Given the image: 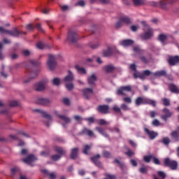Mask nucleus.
<instances>
[{"label": "nucleus", "instance_id": "obj_13", "mask_svg": "<svg viewBox=\"0 0 179 179\" xmlns=\"http://www.w3.org/2000/svg\"><path fill=\"white\" fill-rule=\"evenodd\" d=\"M83 96L85 99L89 100L90 99L91 95H93L94 92L92 88H85L82 90Z\"/></svg>", "mask_w": 179, "mask_h": 179}, {"label": "nucleus", "instance_id": "obj_61", "mask_svg": "<svg viewBox=\"0 0 179 179\" xmlns=\"http://www.w3.org/2000/svg\"><path fill=\"white\" fill-rule=\"evenodd\" d=\"M62 102L66 106H69L70 105V100L68 98H64L62 99Z\"/></svg>", "mask_w": 179, "mask_h": 179}, {"label": "nucleus", "instance_id": "obj_10", "mask_svg": "<svg viewBox=\"0 0 179 179\" xmlns=\"http://www.w3.org/2000/svg\"><path fill=\"white\" fill-rule=\"evenodd\" d=\"M167 62L171 66H175L179 64V56H169Z\"/></svg>", "mask_w": 179, "mask_h": 179}, {"label": "nucleus", "instance_id": "obj_62", "mask_svg": "<svg viewBox=\"0 0 179 179\" xmlns=\"http://www.w3.org/2000/svg\"><path fill=\"white\" fill-rule=\"evenodd\" d=\"M106 176L108 179H116V176L114 174H110V173H106Z\"/></svg>", "mask_w": 179, "mask_h": 179}, {"label": "nucleus", "instance_id": "obj_36", "mask_svg": "<svg viewBox=\"0 0 179 179\" xmlns=\"http://www.w3.org/2000/svg\"><path fill=\"white\" fill-rule=\"evenodd\" d=\"M139 58L140 60L145 64L150 63V59H152V57H150V56L149 57H145V56H140Z\"/></svg>", "mask_w": 179, "mask_h": 179}, {"label": "nucleus", "instance_id": "obj_44", "mask_svg": "<svg viewBox=\"0 0 179 179\" xmlns=\"http://www.w3.org/2000/svg\"><path fill=\"white\" fill-rule=\"evenodd\" d=\"M153 158V155H150L148 156L143 157V161L146 163H150V160Z\"/></svg>", "mask_w": 179, "mask_h": 179}, {"label": "nucleus", "instance_id": "obj_6", "mask_svg": "<svg viewBox=\"0 0 179 179\" xmlns=\"http://www.w3.org/2000/svg\"><path fill=\"white\" fill-rule=\"evenodd\" d=\"M178 0H161L158 1V7H159L162 9L167 10V4L172 5L174 3H176Z\"/></svg>", "mask_w": 179, "mask_h": 179}, {"label": "nucleus", "instance_id": "obj_4", "mask_svg": "<svg viewBox=\"0 0 179 179\" xmlns=\"http://www.w3.org/2000/svg\"><path fill=\"white\" fill-rule=\"evenodd\" d=\"M164 166L171 169L172 171H176L178 168V163L176 160L166 157L164 159Z\"/></svg>", "mask_w": 179, "mask_h": 179}, {"label": "nucleus", "instance_id": "obj_12", "mask_svg": "<svg viewBox=\"0 0 179 179\" xmlns=\"http://www.w3.org/2000/svg\"><path fill=\"white\" fill-rule=\"evenodd\" d=\"M52 103L51 100L47 98H39L36 100V103L43 106H49Z\"/></svg>", "mask_w": 179, "mask_h": 179}, {"label": "nucleus", "instance_id": "obj_60", "mask_svg": "<svg viewBox=\"0 0 179 179\" xmlns=\"http://www.w3.org/2000/svg\"><path fill=\"white\" fill-rule=\"evenodd\" d=\"M152 162L156 165H160V161L157 158L152 156Z\"/></svg>", "mask_w": 179, "mask_h": 179}, {"label": "nucleus", "instance_id": "obj_42", "mask_svg": "<svg viewBox=\"0 0 179 179\" xmlns=\"http://www.w3.org/2000/svg\"><path fill=\"white\" fill-rule=\"evenodd\" d=\"M162 101L163 102V105L164 106H171L170 100L167 98L162 99Z\"/></svg>", "mask_w": 179, "mask_h": 179}, {"label": "nucleus", "instance_id": "obj_46", "mask_svg": "<svg viewBox=\"0 0 179 179\" xmlns=\"http://www.w3.org/2000/svg\"><path fill=\"white\" fill-rule=\"evenodd\" d=\"M19 106V102L17 101L13 100L10 101L9 103L10 107H17Z\"/></svg>", "mask_w": 179, "mask_h": 179}, {"label": "nucleus", "instance_id": "obj_7", "mask_svg": "<svg viewBox=\"0 0 179 179\" xmlns=\"http://www.w3.org/2000/svg\"><path fill=\"white\" fill-rule=\"evenodd\" d=\"M47 64L50 70L53 71L57 66L55 56H53V55H49V59Z\"/></svg>", "mask_w": 179, "mask_h": 179}, {"label": "nucleus", "instance_id": "obj_5", "mask_svg": "<svg viewBox=\"0 0 179 179\" xmlns=\"http://www.w3.org/2000/svg\"><path fill=\"white\" fill-rule=\"evenodd\" d=\"M79 40L78 34L75 31H69L66 41L75 43Z\"/></svg>", "mask_w": 179, "mask_h": 179}, {"label": "nucleus", "instance_id": "obj_17", "mask_svg": "<svg viewBox=\"0 0 179 179\" xmlns=\"http://www.w3.org/2000/svg\"><path fill=\"white\" fill-rule=\"evenodd\" d=\"M34 112L41 114L45 118L48 120L49 121H51L52 120V117L51 115L48 114L46 111L43 110L41 109H34Z\"/></svg>", "mask_w": 179, "mask_h": 179}, {"label": "nucleus", "instance_id": "obj_14", "mask_svg": "<svg viewBox=\"0 0 179 179\" xmlns=\"http://www.w3.org/2000/svg\"><path fill=\"white\" fill-rule=\"evenodd\" d=\"M162 112L164 113V115H162L161 117L164 121H167V120L173 115V112H171L170 110L167 108H164L162 110Z\"/></svg>", "mask_w": 179, "mask_h": 179}, {"label": "nucleus", "instance_id": "obj_63", "mask_svg": "<svg viewBox=\"0 0 179 179\" xmlns=\"http://www.w3.org/2000/svg\"><path fill=\"white\" fill-rule=\"evenodd\" d=\"M36 29H37V30L40 32H44V31L43 30L42 27H41V24L40 23L37 24L35 26Z\"/></svg>", "mask_w": 179, "mask_h": 179}, {"label": "nucleus", "instance_id": "obj_8", "mask_svg": "<svg viewBox=\"0 0 179 179\" xmlns=\"http://www.w3.org/2000/svg\"><path fill=\"white\" fill-rule=\"evenodd\" d=\"M132 90L131 85H126V86H122L117 89V94L119 96H124V92H131Z\"/></svg>", "mask_w": 179, "mask_h": 179}, {"label": "nucleus", "instance_id": "obj_20", "mask_svg": "<svg viewBox=\"0 0 179 179\" xmlns=\"http://www.w3.org/2000/svg\"><path fill=\"white\" fill-rule=\"evenodd\" d=\"M45 81H41L34 85V90L36 92H41L45 89Z\"/></svg>", "mask_w": 179, "mask_h": 179}, {"label": "nucleus", "instance_id": "obj_41", "mask_svg": "<svg viewBox=\"0 0 179 179\" xmlns=\"http://www.w3.org/2000/svg\"><path fill=\"white\" fill-rule=\"evenodd\" d=\"M65 87L69 90V92H71V90H73L74 89V85L73 83H66L65 85Z\"/></svg>", "mask_w": 179, "mask_h": 179}, {"label": "nucleus", "instance_id": "obj_39", "mask_svg": "<svg viewBox=\"0 0 179 179\" xmlns=\"http://www.w3.org/2000/svg\"><path fill=\"white\" fill-rule=\"evenodd\" d=\"M135 6H143L145 3V0H132Z\"/></svg>", "mask_w": 179, "mask_h": 179}, {"label": "nucleus", "instance_id": "obj_50", "mask_svg": "<svg viewBox=\"0 0 179 179\" xmlns=\"http://www.w3.org/2000/svg\"><path fill=\"white\" fill-rule=\"evenodd\" d=\"M120 109H122V110L127 111L129 110V108L126 103H122V105H120Z\"/></svg>", "mask_w": 179, "mask_h": 179}, {"label": "nucleus", "instance_id": "obj_40", "mask_svg": "<svg viewBox=\"0 0 179 179\" xmlns=\"http://www.w3.org/2000/svg\"><path fill=\"white\" fill-rule=\"evenodd\" d=\"M76 69L78 71V72L80 74H85L87 73L86 70L84 68H80L79 66L76 65L75 66Z\"/></svg>", "mask_w": 179, "mask_h": 179}, {"label": "nucleus", "instance_id": "obj_34", "mask_svg": "<svg viewBox=\"0 0 179 179\" xmlns=\"http://www.w3.org/2000/svg\"><path fill=\"white\" fill-rule=\"evenodd\" d=\"M133 50H134V52H137L140 55H142L145 52V50L141 48V47L138 45L134 46L133 48Z\"/></svg>", "mask_w": 179, "mask_h": 179}, {"label": "nucleus", "instance_id": "obj_54", "mask_svg": "<svg viewBox=\"0 0 179 179\" xmlns=\"http://www.w3.org/2000/svg\"><path fill=\"white\" fill-rule=\"evenodd\" d=\"M113 110L115 112V113H122V111H121V109L120 108L117 106V105H115L113 108Z\"/></svg>", "mask_w": 179, "mask_h": 179}, {"label": "nucleus", "instance_id": "obj_25", "mask_svg": "<svg viewBox=\"0 0 179 179\" xmlns=\"http://www.w3.org/2000/svg\"><path fill=\"white\" fill-rule=\"evenodd\" d=\"M135 105L140 106L141 105H145V98L142 96H138L135 99Z\"/></svg>", "mask_w": 179, "mask_h": 179}, {"label": "nucleus", "instance_id": "obj_22", "mask_svg": "<svg viewBox=\"0 0 179 179\" xmlns=\"http://www.w3.org/2000/svg\"><path fill=\"white\" fill-rule=\"evenodd\" d=\"M134 43V41L131 39H124L120 41V45L127 48L133 45Z\"/></svg>", "mask_w": 179, "mask_h": 179}, {"label": "nucleus", "instance_id": "obj_30", "mask_svg": "<svg viewBox=\"0 0 179 179\" xmlns=\"http://www.w3.org/2000/svg\"><path fill=\"white\" fill-rule=\"evenodd\" d=\"M55 151L57 153H59V155L60 156L65 155L66 153V150H64L62 148L58 146L55 147Z\"/></svg>", "mask_w": 179, "mask_h": 179}, {"label": "nucleus", "instance_id": "obj_16", "mask_svg": "<svg viewBox=\"0 0 179 179\" xmlns=\"http://www.w3.org/2000/svg\"><path fill=\"white\" fill-rule=\"evenodd\" d=\"M37 160V158L32 154L28 155L26 158L22 159V162L25 164L30 165L32 162Z\"/></svg>", "mask_w": 179, "mask_h": 179}, {"label": "nucleus", "instance_id": "obj_58", "mask_svg": "<svg viewBox=\"0 0 179 179\" xmlns=\"http://www.w3.org/2000/svg\"><path fill=\"white\" fill-rule=\"evenodd\" d=\"M164 145H168L170 143V139L168 137H165L162 141Z\"/></svg>", "mask_w": 179, "mask_h": 179}, {"label": "nucleus", "instance_id": "obj_19", "mask_svg": "<svg viewBox=\"0 0 179 179\" xmlns=\"http://www.w3.org/2000/svg\"><path fill=\"white\" fill-rule=\"evenodd\" d=\"M97 80L96 76L92 74L91 76L88 77L87 83L91 87H94L96 85V81Z\"/></svg>", "mask_w": 179, "mask_h": 179}, {"label": "nucleus", "instance_id": "obj_31", "mask_svg": "<svg viewBox=\"0 0 179 179\" xmlns=\"http://www.w3.org/2000/svg\"><path fill=\"white\" fill-rule=\"evenodd\" d=\"M120 20L125 24H131V20L127 16L120 17Z\"/></svg>", "mask_w": 179, "mask_h": 179}, {"label": "nucleus", "instance_id": "obj_59", "mask_svg": "<svg viewBox=\"0 0 179 179\" xmlns=\"http://www.w3.org/2000/svg\"><path fill=\"white\" fill-rule=\"evenodd\" d=\"M17 171H18V169L16 167L11 169H10L11 176H15Z\"/></svg>", "mask_w": 179, "mask_h": 179}, {"label": "nucleus", "instance_id": "obj_24", "mask_svg": "<svg viewBox=\"0 0 179 179\" xmlns=\"http://www.w3.org/2000/svg\"><path fill=\"white\" fill-rule=\"evenodd\" d=\"M73 80L74 76L73 73L71 71H68V75L64 78L63 81L65 83H71Z\"/></svg>", "mask_w": 179, "mask_h": 179}, {"label": "nucleus", "instance_id": "obj_15", "mask_svg": "<svg viewBox=\"0 0 179 179\" xmlns=\"http://www.w3.org/2000/svg\"><path fill=\"white\" fill-rule=\"evenodd\" d=\"M79 155V148H73L71 150L70 152V158L72 160H76Z\"/></svg>", "mask_w": 179, "mask_h": 179}, {"label": "nucleus", "instance_id": "obj_27", "mask_svg": "<svg viewBox=\"0 0 179 179\" xmlns=\"http://www.w3.org/2000/svg\"><path fill=\"white\" fill-rule=\"evenodd\" d=\"M42 173L48 176L49 179H56L57 176L55 173H51L47 169H43Z\"/></svg>", "mask_w": 179, "mask_h": 179}, {"label": "nucleus", "instance_id": "obj_53", "mask_svg": "<svg viewBox=\"0 0 179 179\" xmlns=\"http://www.w3.org/2000/svg\"><path fill=\"white\" fill-rule=\"evenodd\" d=\"M158 176L162 178V179H165L166 178V173L162 171H159L157 172Z\"/></svg>", "mask_w": 179, "mask_h": 179}, {"label": "nucleus", "instance_id": "obj_33", "mask_svg": "<svg viewBox=\"0 0 179 179\" xmlns=\"http://www.w3.org/2000/svg\"><path fill=\"white\" fill-rule=\"evenodd\" d=\"M82 134H85L90 137H92L94 135L93 131L92 130L87 129V128H84L82 131Z\"/></svg>", "mask_w": 179, "mask_h": 179}, {"label": "nucleus", "instance_id": "obj_1", "mask_svg": "<svg viewBox=\"0 0 179 179\" xmlns=\"http://www.w3.org/2000/svg\"><path fill=\"white\" fill-rule=\"evenodd\" d=\"M40 65V62L36 60H30L27 62L26 69L29 72V78L24 80L27 83L32 79L35 78L38 74L37 67Z\"/></svg>", "mask_w": 179, "mask_h": 179}, {"label": "nucleus", "instance_id": "obj_9", "mask_svg": "<svg viewBox=\"0 0 179 179\" xmlns=\"http://www.w3.org/2000/svg\"><path fill=\"white\" fill-rule=\"evenodd\" d=\"M100 158H101V155L99 154H97L96 155H94L91 157V161L96 166L103 169V165L101 162L99 161Z\"/></svg>", "mask_w": 179, "mask_h": 179}, {"label": "nucleus", "instance_id": "obj_37", "mask_svg": "<svg viewBox=\"0 0 179 179\" xmlns=\"http://www.w3.org/2000/svg\"><path fill=\"white\" fill-rule=\"evenodd\" d=\"M96 130L98 131L102 136L106 138H109V135L101 128V127H96Z\"/></svg>", "mask_w": 179, "mask_h": 179}, {"label": "nucleus", "instance_id": "obj_3", "mask_svg": "<svg viewBox=\"0 0 179 179\" xmlns=\"http://www.w3.org/2000/svg\"><path fill=\"white\" fill-rule=\"evenodd\" d=\"M141 23L144 27V33L141 35V38L144 41L150 39L153 36V29L149 27V25L146 24L145 21H142Z\"/></svg>", "mask_w": 179, "mask_h": 179}, {"label": "nucleus", "instance_id": "obj_51", "mask_svg": "<svg viewBox=\"0 0 179 179\" xmlns=\"http://www.w3.org/2000/svg\"><path fill=\"white\" fill-rule=\"evenodd\" d=\"M53 84L55 85V86H59L60 83H61V80L59 78H55L53 79V81H52Z\"/></svg>", "mask_w": 179, "mask_h": 179}, {"label": "nucleus", "instance_id": "obj_57", "mask_svg": "<svg viewBox=\"0 0 179 179\" xmlns=\"http://www.w3.org/2000/svg\"><path fill=\"white\" fill-rule=\"evenodd\" d=\"M103 155L105 158H111V153L108 151H104Z\"/></svg>", "mask_w": 179, "mask_h": 179}, {"label": "nucleus", "instance_id": "obj_28", "mask_svg": "<svg viewBox=\"0 0 179 179\" xmlns=\"http://www.w3.org/2000/svg\"><path fill=\"white\" fill-rule=\"evenodd\" d=\"M113 54L112 48L108 47L107 49L103 51V56L105 57H109Z\"/></svg>", "mask_w": 179, "mask_h": 179}, {"label": "nucleus", "instance_id": "obj_18", "mask_svg": "<svg viewBox=\"0 0 179 179\" xmlns=\"http://www.w3.org/2000/svg\"><path fill=\"white\" fill-rule=\"evenodd\" d=\"M104 70L106 73H113L115 70H117V72H122V69L120 68H116L113 65H107L104 67Z\"/></svg>", "mask_w": 179, "mask_h": 179}, {"label": "nucleus", "instance_id": "obj_23", "mask_svg": "<svg viewBox=\"0 0 179 179\" xmlns=\"http://www.w3.org/2000/svg\"><path fill=\"white\" fill-rule=\"evenodd\" d=\"M169 89L173 94H179V87L173 83L169 85Z\"/></svg>", "mask_w": 179, "mask_h": 179}, {"label": "nucleus", "instance_id": "obj_21", "mask_svg": "<svg viewBox=\"0 0 179 179\" xmlns=\"http://www.w3.org/2000/svg\"><path fill=\"white\" fill-rule=\"evenodd\" d=\"M145 133L148 135L150 140H154L158 135L157 132L150 131L148 128L144 129Z\"/></svg>", "mask_w": 179, "mask_h": 179}, {"label": "nucleus", "instance_id": "obj_2", "mask_svg": "<svg viewBox=\"0 0 179 179\" xmlns=\"http://www.w3.org/2000/svg\"><path fill=\"white\" fill-rule=\"evenodd\" d=\"M0 34H6L10 36L18 38L21 35H26V31H21L17 28L15 27L11 30H6L2 27H0Z\"/></svg>", "mask_w": 179, "mask_h": 179}, {"label": "nucleus", "instance_id": "obj_49", "mask_svg": "<svg viewBox=\"0 0 179 179\" xmlns=\"http://www.w3.org/2000/svg\"><path fill=\"white\" fill-rule=\"evenodd\" d=\"M89 46H90V48L91 49L95 50V49H96V48H99V43H90L89 44Z\"/></svg>", "mask_w": 179, "mask_h": 179}, {"label": "nucleus", "instance_id": "obj_45", "mask_svg": "<svg viewBox=\"0 0 179 179\" xmlns=\"http://www.w3.org/2000/svg\"><path fill=\"white\" fill-rule=\"evenodd\" d=\"M139 172L141 173H147L148 171V166H142L138 169Z\"/></svg>", "mask_w": 179, "mask_h": 179}, {"label": "nucleus", "instance_id": "obj_35", "mask_svg": "<svg viewBox=\"0 0 179 179\" xmlns=\"http://www.w3.org/2000/svg\"><path fill=\"white\" fill-rule=\"evenodd\" d=\"M152 74L156 77L166 76V71H158Z\"/></svg>", "mask_w": 179, "mask_h": 179}, {"label": "nucleus", "instance_id": "obj_56", "mask_svg": "<svg viewBox=\"0 0 179 179\" xmlns=\"http://www.w3.org/2000/svg\"><path fill=\"white\" fill-rule=\"evenodd\" d=\"M122 26H123V22L121 19L119 18V21H117V22L116 23L115 27L116 29H120Z\"/></svg>", "mask_w": 179, "mask_h": 179}, {"label": "nucleus", "instance_id": "obj_38", "mask_svg": "<svg viewBox=\"0 0 179 179\" xmlns=\"http://www.w3.org/2000/svg\"><path fill=\"white\" fill-rule=\"evenodd\" d=\"M90 149H92L90 145H84L83 149V153L85 155H89V150H90Z\"/></svg>", "mask_w": 179, "mask_h": 179}, {"label": "nucleus", "instance_id": "obj_52", "mask_svg": "<svg viewBox=\"0 0 179 179\" xmlns=\"http://www.w3.org/2000/svg\"><path fill=\"white\" fill-rule=\"evenodd\" d=\"M123 101L126 103H132V100H131V98L129 97V96H127V97H124L123 98Z\"/></svg>", "mask_w": 179, "mask_h": 179}, {"label": "nucleus", "instance_id": "obj_48", "mask_svg": "<svg viewBox=\"0 0 179 179\" xmlns=\"http://www.w3.org/2000/svg\"><path fill=\"white\" fill-rule=\"evenodd\" d=\"M62 158V155H54L52 156V159L54 162H57Z\"/></svg>", "mask_w": 179, "mask_h": 179}, {"label": "nucleus", "instance_id": "obj_26", "mask_svg": "<svg viewBox=\"0 0 179 179\" xmlns=\"http://www.w3.org/2000/svg\"><path fill=\"white\" fill-rule=\"evenodd\" d=\"M55 113H56V115H57V117H59V118L62 121H64L65 123L66 124L71 123V120L70 117H67V116H64L63 115L59 114L57 111H55Z\"/></svg>", "mask_w": 179, "mask_h": 179}, {"label": "nucleus", "instance_id": "obj_64", "mask_svg": "<svg viewBox=\"0 0 179 179\" xmlns=\"http://www.w3.org/2000/svg\"><path fill=\"white\" fill-rule=\"evenodd\" d=\"M26 29L28 31H34V27L31 24H29L27 25Z\"/></svg>", "mask_w": 179, "mask_h": 179}, {"label": "nucleus", "instance_id": "obj_43", "mask_svg": "<svg viewBox=\"0 0 179 179\" xmlns=\"http://www.w3.org/2000/svg\"><path fill=\"white\" fill-rule=\"evenodd\" d=\"M171 136L175 141H179V134L177 131H173Z\"/></svg>", "mask_w": 179, "mask_h": 179}, {"label": "nucleus", "instance_id": "obj_29", "mask_svg": "<svg viewBox=\"0 0 179 179\" xmlns=\"http://www.w3.org/2000/svg\"><path fill=\"white\" fill-rule=\"evenodd\" d=\"M158 40L165 45V41L167 40V36L166 34H161L158 36Z\"/></svg>", "mask_w": 179, "mask_h": 179}, {"label": "nucleus", "instance_id": "obj_55", "mask_svg": "<svg viewBox=\"0 0 179 179\" xmlns=\"http://www.w3.org/2000/svg\"><path fill=\"white\" fill-rule=\"evenodd\" d=\"M125 155L129 157H131L133 155H134V152L128 148L127 152H125Z\"/></svg>", "mask_w": 179, "mask_h": 179}, {"label": "nucleus", "instance_id": "obj_11", "mask_svg": "<svg viewBox=\"0 0 179 179\" xmlns=\"http://www.w3.org/2000/svg\"><path fill=\"white\" fill-rule=\"evenodd\" d=\"M109 109H110L109 106L106 104L99 105L96 108V110L99 113L104 114V115L109 113Z\"/></svg>", "mask_w": 179, "mask_h": 179}, {"label": "nucleus", "instance_id": "obj_47", "mask_svg": "<svg viewBox=\"0 0 179 179\" xmlns=\"http://www.w3.org/2000/svg\"><path fill=\"white\" fill-rule=\"evenodd\" d=\"M36 47L39 50H43L45 48V44L42 41H39L37 43Z\"/></svg>", "mask_w": 179, "mask_h": 179}, {"label": "nucleus", "instance_id": "obj_32", "mask_svg": "<svg viewBox=\"0 0 179 179\" xmlns=\"http://www.w3.org/2000/svg\"><path fill=\"white\" fill-rule=\"evenodd\" d=\"M145 105H150L152 107H155L156 106V102L153 99H150L149 98H145Z\"/></svg>", "mask_w": 179, "mask_h": 179}]
</instances>
